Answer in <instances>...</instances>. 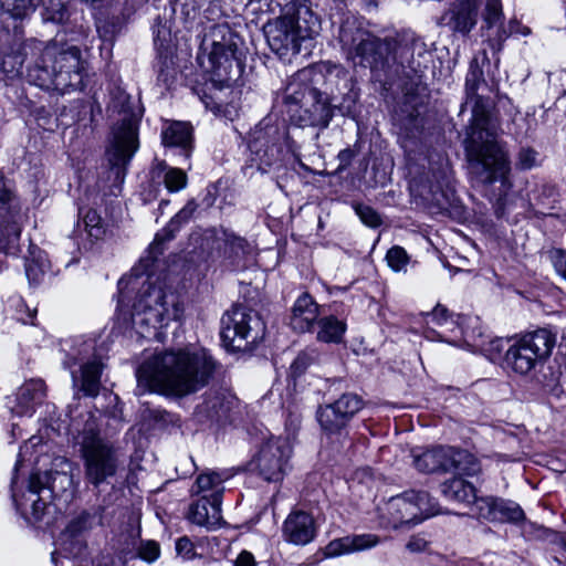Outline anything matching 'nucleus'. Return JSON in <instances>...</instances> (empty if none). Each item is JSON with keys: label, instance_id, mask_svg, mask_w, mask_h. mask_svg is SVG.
<instances>
[{"label": "nucleus", "instance_id": "nucleus-48", "mask_svg": "<svg viewBox=\"0 0 566 566\" xmlns=\"http://www.w3.org/2000/svg\"><path fill=\"white\" fill-rule=\"evenodd\" d=\"M7 207L9 212L13 213L18 209L15 205V196L12 187L9 185L4 176L0 172V208Z\"/></svg>", "mask_w": 566, "mask_h": 566}, {"label": "nucleus", "instance_id": "nucleus-57", "mask_svg": "<svg viewBox=\"0 0 566 566\" xmlns=\"http://www.w3.org/2000/svg\"><path fill=\"white\" fill-rule=\"evenodd\" d=\"M234 566H255L254 556L248 552H241L234 560Z\"/></svg>", "mask_w": 566, "mask_h": 566}, {"label": "nucleus", "instance_id": "nucleus-56", "mask_svg": "<svg viewBox=\"0 0 566 566\" xmlns=\"http://www.w3.org/2000/svg\"><path fill=\"white\" fill-rule=\"evenodd\" d=\"M155 44L159 50H167L170 42V32L167 28L161 27L154 31Z\"/></svg>", "mask_w": 566, "mask_h": 566}, {"label": "nucleus", "instance_id": "nucleus-59", "mask_svg": "<svg viewBox=\"0 0 566 566\" xmlns=\"http://www.w3.org/2000/svg\"><path fill=\"white\" fill-rule=\"evenodd\" d=\"M502 558L495 554L485 555L483 560L475 563L473 566H500Z\"/></svg>", "mask_w": 566, "mask_h": 566}, {"label": "nucleus", "instance_id": "nucleus-35", "mask_svg": "<svg viewBox=\"0 0 566 566\" xmlns=\"http://www.w3.org/2000/svg\"><path fill=\"white\" fill-rule=\"evenodd\" d=\"M317 333L316 338L319 342L327 344H338L343 340L347 325L344 321L329 315L319 318L316 322Z\"/></svg>", "mask_w": 566, "mask_h": 566}, {"label": "nucleus", "instance_id": "nucleus-26", "mask_svg": "<svg viewBox=\"0 0 566 566\" xmlns=\"http://www.w3.org/2000/svg\"><path fill=\"white\" fill-rule=\"evenodd\" d=\"M478 3L475 0H460L443 15L446 23L454 31L469 33L476 24Z\"/></svg>", "mask_w": 566, "mask_h": 566}, {"label": "nucleus", "instance_id": "nucleus-15", "mask_svg": "<svg viewBox=\"0 0 566 566\" xmlns=\"http://www.w3.org/2000/svg\"><path fill=\"white\" fill-rule=\"evenodd\" d=\"M270 49L281 59L300 53L303 42L316 33L312 27H302L294 17H282L264 27Z\"/></svg>", "mask_w": 566, "mask_h": 566}, {"label": "nucleus", "instance_id": "nucleus-38", "mask_svg": "<svg viewBox=\"0 0 566 566\" xmlns=\"http://www.w3.org/2000/svg\"><path fill=\"white\" fill-rule=\"evenodd\" d=\"M501 19L502 6L500 0H488L484 23L490 30L496 28L495 36L499 43L503 42L509 36V33L502 27Z\"/></svg>", "mask_w": 566, "mask_h": 566}, {"label": "nucleus", "instance_id": "nucleus-10", "mask_svg": "<svg viewBox=\"0 0 566 566\" xmlns=\"http://www.w3.org/2000/svg\"><path fill=\"white\" fill-rule=\"evenodd\" d=\"M261 317L245 306L237 305L221 318V340L229 350H251L264 337Z\"/></svg>", "mask_w": 566, "mask_h": 566}, {"label": "nucleus", "instance_id": "nucleus-43", "mask_svg": "<svg viewBox=\"0 0 566 566\" xmlns=\"http://www.w3.org/2000/svg\"><path fill=\"white\" fill-rule=\"evenodd\" d=\"M83 223L90 238L98 240L104 234L102 218L96 210L87 209L83 214Z\"/></svg>", "mask_w": 566, "mask_h": 566}, {"label": "nucleus", "instance_id": "nucleus-40", "mask_svg": "<svg viewBox=\"0 0 566 566\" xmlns=\"http://www.w3.org/2000/svg\"><path fill=\"white\" fill-rule=\"evenodd\" d=\"M36 0H0L3 11L14 19H23L34 11Z\"/></svg>", "mask_w": 566, "mask_h": 566}, {"label": "nucleus", "instance_id": "nucleus-50", "mask_svg": "<svg viewBox=\"0 0 566 566\" xmlns=\"http://www.w3.org/2000/svg\"><path fill=\"white\" fill-rule=\"evenodd\" d=\"M354 209L361 222L367 227L377 228L381 224V217L374 208L357 203L354 206Z\"/></svg>", "mask_w": 566, "mask_h": 566}, {"label": "nucleus", "instance_id": "nucleus-41", "mask_svg": "<svg viewBox=\"0 0 566 566\" xmlns=\"http://www.w3.org/2000/svg\"><path fill=\"white\" fill-rule=\"evenodd\" d=\"M21 228L15 220L0 224V251L9 252L18 242Z\"/></svg>", "mask_w": 566, "mask_h": 566}, {"label": "nucleus", "instance_id": "nucleus-33", "mask_svg": "<svg viewBox=\"0 0 566 566\" xmlns=\"http://www.w3.org/2000/svg\"><path fill=\"white\" fill-rule=\"evenodd\" d=\"M378 539L375 535L364 534L355 537H344L332 541L326 546V554L328 556H337L356 551L367 549L376 546Z\"/></svg>", "mask_w": 566, "mask_h": 566}, {"label": "nucleus", "instance_id": "nucleus-52", "mask_svg": "<svg viewBox=\"0 0 566 566\" xmlns=\"http://www.w3.org/2000/svg\"><path fill=\"white\" fill-rule=\"evenodd\" d=\"M548 258L556 273L566 281V250L552 249L548 251Z\"/></svg>", "mask_w": 566, "mask_h": 566}, {"label": "nucleus", "instance_id": "nucleus-6", "mask_svg": "<svg viewBox=\"0 0 566 566\" xmlns=\"http://www.w3.org/2000/svg\"><path fill=\"white\" fill-rule=\"evenodd\" d=\"M80 452L86 483L95 491H99L104 484H111L120 469L122 461L114 444L102 438L92 424H87L83 430Z\"/></svg>", "mask_w": 566, "mask_h": 566}, {"label": "nucleus", "instance_id": "nucleus-21", "mask_svg": "<svg viewBox=\"0 0 566 566\" xmlns=\"http://www.w3.org/2000/svg\"><path fill=\"white\" fill-rule=\"evenodd\" d=\"M222 247L221 230H197L189 237L188 254L191 261H214L221 259Z\"/></svg>", "mask_w": 566, "mask_h": 566}, {"label": "nucleus", "instance_id": "nucleus-2", "mask_svg": "<svg viewBox=\"0 0 566 566\" xmlns=\"http://www.w3.org/2000/svg\"><path fill=\"white\" fill-rule=\"evenodd\" d=\"M24 62H28L29 82L41 88L66 93L84 87L83 61L75 45L56 40L44 44L30 39L22 43L19 52L3 56L1 69L9 78H14L22 74Z\"/></svg>", "mask_w": 566, "mask_h": 566}, {"label": "nucleus", "instance_id": "nucleus-22", "mask_svg": "<svg viewBox=\"0 0 566 566\" xmlns=\"http://www.w3.org/2000/svg\"><path fill=\"white\" fill-rule=\"evenodd\" d=\"M285 542L297 546L311 543L316 535L313 516L304 511H293L285 518L282 527Z\"/></svg>", "mask_w": 566, "mask_h": 566}, {"label": "nucleus", "instance_id": "nucleus-18", "mask_svg": "<svg viewBox=\"0 0 566 566\" xmlns=\"http://www.w3.org/2000/svg\"><path fill=\"white\" fill-rule=\"evenodd\" d=\"M363 406L361 398L356 394H343L334 402L321 406L316 417L324 432L340 433Z\"/></svg>", "mask_w": 566, "mask_h": 566}, {"label": "nucleus", "instance_id": "nucleus-49", "mask_svg": "<svg viewBox=\"0 0 566 566\" xmlns=\"http://www.w3.org/2000/svg\"><path fill=\"white\" fill-rule=\"evenodd\" d=\"M388 265L396 272L403 271L408 264L409 256L401 247H392L386 254Z\"/></svg>", "mask_w": 566, "mask_h": 566}, {"label": "nucleus", "instance_id": "nucleus-19", "mask_svg": "<svg viewBox=\"0 0 566 566\" xmlns=\"http://www.w3.org/2000/svg\"><path fill=\"white\" fill-rule=\"evenodd\" d=\"M474 513L491 522L517 523L524 518V512L517 503L494 496L479 497Z\"/></svg>", "mask_w": 566, "mask_h": 566}, {"label": "nucleus", "instance_id": "nucleus-46", "mask_svg": "<svg viewBox=\"0 0 566 566\" xmlns=\"http://www.w3.org/2000/svg\"><path fill=\"white\" fill-rule=\"evenodd\" d=\"M316 358L317 354L313 349L300 353L290 366L291 376L296 378L303 375Z\"/></svg>", "mask_w": 566, "mask_h": 566}, {"label": "nucleus", "instance_id": "nucleus-64", "mask_svg": "<svg viewBox=\"0 0 566 566\" xmlns=\"http://www.w3.org/2000/svg\"><path fill=\"white\" fill-rule=\"evenodd\" d=\"M562 545L564 546V548L566 549V533L562 536Z\"/></svg>", "mask_w": 566, "mask_h": 566}, {"label": "nucleus", "instance_id": "nucleus-27", "mask_svg": "<svg viewBox=\"0 0 566 566\" xmlns=\"http://www.w3.org/2000/svg\"><path fill=\"white\" fill-rule=\"evenodd\" d=\"M318 304L310 294L303 293L300 295L292 308V328L301 333L312 331L318 317Z\"/></svg>", "mask_w": 566, "mask_h": 566}, {"label": "nucleus", "instance_id": "nucleus-36", "mask_svg": "<svg viewBox=\"0 0 566 566\" xmlns=\"http://www.w3.org/2000/svg\"><path fill=\"white\" fill-rule=\"evenodd\" d=\"M227 478L223 473L214 471L206 472L197 478L192 490L197 494L211 491L212 493L210 499L218 494L219 500H221L222 493L224 491L223 482Z\"/></svg>", "mask_w": 566, "mask_h": 566}, {"label": "nucleus", "instance_id": "nucleus-42", "mask_svg": "<svg viewBox=\"0 0 566 566\" xmlns=\"http://www.w3.org/2000/svg\"><path fill=\"white\" fill-rule=\"evenodd\" d=\"M196 203L193 201H189L168 223V226L164 229V232L167 233L166 239H170L174 237V233L178 231L182 223H186L190 220L193 212L196 211Z\"/></svg>", "mask_w": 566, "mask_h": 566}, {"label": "nucleus", "instance_id": "nucleus-20", "mask_svg": "<svg viewBox=\"0 0 566 566\" xmlns=\"http://www.w3.org/2000/svg\"><path fill=\"white\" fill-rule=\"evenodd\" d=\"M221 240L223 241L221 259L228 265L235 270L245 269L254 260L255 247L245 238L228 230H221Z\"/></svg>", "mask_w": 566, "mask_h": 566}, {"label": "nucleus", "instance_id": "nucleus-31", "mask_svg": "<svg viewBox=\"0 0 566 566\" xmlns=\"http://www.w3.org/2000/svg\"><path fill=\"white\" fill-rule=\"evenodd\" d=\"M161 139L165 146L179 147L188 157L192 143V127L185 122H172L163 129Z\"/></svg>", "mask_w": 566, "mask_h": 566}, {"label": "nucleus", "instance_id": "nucleus-7", "mask_svg": "<svg viewBox=\"0 0 566 566\" xmlns=\"http://www.w3.org/2000/svg\"><path fill=\"white\" fill-rule=\"evenodd\" d=\"M283 104L290 122L298 127L326 128L334 115L325 93L296 82L285 88Z\"/></svg>", "mask_w": 566, "mask_h": 566}, {"label": "nucleus", "instance_id": "nucleus-62", "mask_svg": "<svg viewBox=\"0 0 566 566\" xmlns=\"http://www.w3.org/2000/svg\"><path fill=\"white\" fill-rule=\"evenodd\" d=\"M28 449H29L28 443H25L23 447H21L20 452H19V458H18V460H17V463H15L14 470H17V469H18V467L21 464V461H22V460H21V458H22V457H23V454L28 451Z\"/></svg>", "mask_w": 566, "mask_h": 566}, {"label": "nucleus", "instance_id": "nucleus-8", "mask_svg": "<svg viewBox=\"0 0 566 566\" xmlns=\"http://www.w3.org/2000/svg\"><path fill=\"white\" fill-rule=\"evenodd\" d=\"M555 342V336L545 328L513 337L503 356L504 367L515 374L527 375L547 360Z\"/></svg>", "mask_w": 566, "mask_h": 566}, {"label": "nucleus", "instance_id": "nucleus-29", "mask_svg": "<svg viewBox=\"0 0 566 566\" xmlns=\"http://www.w3.org/2000/svg\"><path fill=\"white\" fill-rule=\"evenodd\" d=\"M103 364L98 359H93L81 366L80 376L72 370L73 386L78 387L86 396L96 397L101 388V375Z\"/></svg>", "mask_w": 566, "mask_h": 566}, {"label": "nucleus", "instance_id": "nucleus-12", "mask_svg": "<svg viewBox=\"0 0 566 566\" xmlns=\"http://www.w3.org/2000/svg\"><path fill=\"white\" fill-rule=\"evenodd\" d=\"M438 513L437 503L424 491H408L392 496L381 509V517L392 528L416 525Z\"/></svg>", "mask_w": 566, "mask_h": 566}, {"label": "nucleus", "instance_id": "nucleus-28", "mask_svg": "<svg viewBox=\"0 0 566 566\" xmlns=\"http://www.w3.org/2000/svg\"><path fill=\"white\" fill-rule=\"evenodd\" d=\"M394 45L386 57V71L395 66L409 67L415 70L413 53L417 48L421 49L422 43L416 39H388Z\"/></svg>", "mask_w": 566, "mask_h": 566}, {"label": "nucleus", "instance_id": "nucleus-4", "mask_svg": "<svg viewBox=\"0 0 566 566\" xmlns=\"http://www.w3.org/2000/svg\"><path fill=\"white\" fill-rule=\"evenodd\" d=\"M136 293L132 304V324L137 334L148 337L164 326L170 318H178L179 308L172 294L167 295L156 286L150 276L132 273L118 281V305L128 306L130 296Z\"/></svg>", "mask_w": 566, "mask_h": 566}, {"label": "nucleus", "instance_id": "nucleus-30", "mask_svg": "<svg viewBox=\"0 0 566 566\" xmlns=\"http://www.w3.org/2000/svg\"><path fill=\"white\" fill-rule=\"evenodd\" d=\"M412 463L422 473L447 472L448 447H437L422 452H412Z\"/></svg>", "mask_w": 566, "mask_h": 566}, {"label": "nucleus", "instance_id": "nucleus-55", "mask_svg": "<svg viewBox=\"0 0 566 566\" xmlns=\"http://www.w3.org/2000/svg\"><path fill=\"white\" fill-rule=\"evenodd\" d=\"M176 552L179 556H181L184 559H190L195 555L193 552V544L188 537H180L176 542Z\"/></svg>", "mask_w": 566, "mask_h": 566}, {"label": "nucleus", "instance_id": "nucleus-63", "mask_svg": "<svg viewBox=\"0 0 566 566\" xmlns=\"http://www.w3.org/2000/svg\"><path fill=\"white\" fill-rule=\"evenodd\" d=\"M35 314H36V310L29 311V312H28V318H27V319L22 318V322H23L24 324H31V325H34L33 318H34Z\"/></svg>", "mask_w": 566, "mask_h": 566}, {"label": "nucleus", "instance_id": "nucleus-13", "mask_svg": "<svg viewBox=\"0 0 566 566\" xmlns=\"http://www.w3.org/2000/svg\"><path fill=\"white\" fill-rule=\"evenodd\" d=\"M249 148L259 169L266 171L280 165L291 150L286 127L262 120L251 133Z\"/></svg>", "mask_w": 566, "mask_h": 566}, {"label": "nucleus", "instance_id": "nucleus-58", "mask_svg": "<svg viewBox=\"0 0 566 566\" xmlns=\"http://www.w3.org/2000/svg\"><path fill=\"white\" fill-rule=\"evenodd\" d=\"M427 544V541L421 537H411L407 543V548L410 552L418 553L424 551Z\"/></svg>", "mask_w": 566, "mask_h": 566}, {"label": "nucleus", "instance_id": "nucleus-9", "mask_svg": "<svg viewBox=\"0 0 566 566\" xmlns=\"http://www.w3.org/2000/svg\"><path fill=\"white\" fill-rule=\"evenodd\" d=\"M339 42L347 59L354 64L386 71V57L394 45L388 39L381 40L347 21L340 27Z\"/></svg>", "mask_w": 566, "mask_h": 566}, {"label": "nucleus", "instance_id": "nucleus-39", "mask_svg": "<svg viewBox=\"0 0 566 566\" xmlns=\"http://www.w3.org/2000/svg\"><path fill=\"white\" fill-rule=\"evenodd\" d=\"M42 18L46 22L61 23L67 18L65 0H43Z\"/></svg>", "mask_w": 566, "mask_h": 566}, {"label": "nucleus", "instance_id": "nucleus-17", "mask_svg": "<svg viewBox=\"0 0 566 566\" xmlns=\"http://www.w3.org/2000/svg\"><path fill=\"white\" fill-rule=\"evenodd\" d=\"M99 520L101 516L97 511L94 513L83 511L74 516L56 541L57 547L52 553V562L56 565L60 555L67 558L78 556L85 548L84 534Z\"/></svg>", "mask_w": 566, "mask_h": 566}, {"label": "nucleus", "instance_id": "nucleus-25", "mask_svg": "<svg viewBox=\"0 0 566 566\" xmlns=\"http://www.w3.org/2000/svg\"><path fill=\"white\" fill-rule=\"evenodd\" d=\"M189 520L207 528L216 527L222 520L221 515V500L216 494L212 499L202 496L198 501L191 504L189 509Z\"/></svg>", "mask_w": 566, "mask_h": 566}, {"label": "nucleus", "instance_id": "nucleus-14", "mask_svg": "<svg viewBox=\"0 0 566 566\" xmlns=\"http://www.w3.org/2000/svg\"><path fill=\"white\" fill-rule=\"evenodd\" d=\"M210 51L199 54L201 67L212 74L213 80L224 83L232 78L235 63L237 45L232 42V33L226 25L214 27L211 31Z\"/></svg>", "mask_w": 566, "mask_h": 566}, {"label": "nucleus", "instance_id": "nucleus-34", "mask_svg": "<svg viewBox=\"0 0 566 566\" xmlns=\"http://www.w3.org/2000/svg\"><path fill=\"white\" fill-rule=\"evenodd\" d=\"M447 471L472 476L480 473L481 467L478 459L469 451L448 447Z\"/></svg>", "mask_w": 566, "mask_h": 566}, {"label": "nucleus", "instance_id": "nucleus-11", "mask_svg": "<svg viewBox=\"0 0 566 566\" xmlns=\"http://www.w3.org/2000/svg\"><path fill=\"white\" fill-rule=\"evenodd\" d=\"M72 479L67 473L59 471L34 472L30 475L28 490L21 495L15 489V480H12V499L15 507L24 513L28 504H31V514L35 522L40 521L48 505V500L61 491L66 490Z\"/></svg>", "mask_w": 566, "mask_h": 566}, {"label": "nucleus", "instance_id": "nucleus-24", "mask_svg": "<svg viewBox=\"0 0 566 566\" xmlns=\"http://www.w3.org/2000/svg\"><path fill=\"white\" fill-rule=\"evenodd\" d=\"M234 399L232 396L219 391L209 390L202 401L196 407L195 415L198 421H220L226 418L233 407Z\"/></svg>", "mask_w": 566, "mask_h": 566}, {"label": "nucleus", "instance_id": "nucleus-1", "mask_svg": "<svg viewBox=\"0 0 566 566\" xmlns=\"http://www.w3.org/2000/svg\"><path fill=\"white\" fill-rule=\"evenodd\" d=\"M490 87L483 71L471 63L465 78V101L460 113L471 111L467 129L465 154L472 179L483 186L501 182L506 186L511 161L505 144L496 138V123L493 119L494 102L489 96Z\"/></svg>", "mask_w": 566, "mask_h": 566}, {"label": "nucleus", "instance_id": "nucleus-51", "mask_svg": "<svg viewBox=\"0 0 566 566\" xmlns=\"http://www.w3.org/2000/svg\"><path fill=\"white\" fill-rule=\"evenodd\" d=\"M436 185L433 186L432 192L449 188L452 180V171L448 161L441 163L439 170L432 172Z\"/></svg>", "mask_w": 566, "mask_h": 566}, {"label": "nucleus", "instance_id": "nucleus-54", "mask_svg": "<svg viewBox=\"0 0 566 566\" xmlns=\"http://www.w3.org/2000/svg\"><path fill=\"white\" fill-rule=\"evenodd\" d=\"M138 554L146 562H154L159 556V545L156 542L148 541L139 547Z\"/></svg>", "mask_w": 566, "mask_h": 566}, {"label": "nucleus", "instance_id": "nucleus-3", "mask_svg": "<svg viewBox=\"0 0 566 566\" xmlns=\"http://www.w3.org/2000/svg\"><path fill=\"white\" fill-rule=\"evenodd\" d=\"M216 361L203 348L155 353L137 369V387L182 398L202 389L212 377Z\"/></svg>", "mask_w": 566, "mask_h": 566}, {"label": "nucleus", "instance_id": "nucleus-60", "mask_svg": "<svg viewBox=\"0 0 566 566\" xmlns=\"http://www.w3.org/2000/svg\"><path fill=\"white\" fill-rule=\"evenodd\" d=\"M25 273L30 282H38L40 279L41 270H39L33 263L29 262L25 265Z\"/></svg>", "mask_w": 566, "mask_h": 566}, {"label": "nucleus", "instance_id": "nucleus-45", "mask_svg": "<svg viewBox=\"0 0 566 566\" xmlns=\"http://www.w3.org/2000/svg\"><path fill=\"white\" fill-rule=\"evenodd\" d=\"M512 342V338H491L486 335L484 339V347L479 348L478 352L484 353L490 357V359H496L502 353H506V348L509 344Z\"/></svg>", "mask_w": 566, "mask_h": 566}, {"label": "nucleus", "instance_id": "nucleus-5", "mask_svg": "<svg viewBox=\"0 0 566 566\" xmlns=\"http://www.w3.org/2000/svg\"><path fill=\"white\" fill-rule=\"evenodd\" d=\"M109 111L117 114V124L113 128V139L107 149V158L117 178L125 175V168L137 151L138 125L143 108L138 99L118 90L109 104Z\"/></svg>", "mask_w": 566, "mask_h": 566}, {"label": "nucleus", "instance_id": "nucleus-53", "mask_svg": "<svg viewBox=\"0 0 566 566\" xmlns=\"http://www.w3.org/2000/svg\"><path fill=\"white\" fill-rule=\"evenodd\" d=\"M537 163V153L532 148H522L517 157V167L523 170L533 168Z\"/></svg>", "mask_w": 566, "mask_h": 566}, {"label": "nucleus", "instance_id": "nucleus-16", "mask_svg": "<svg viewBox=\"0 0 566 566\" xmlns=\"http://www.w3.org/2000/svg\"><path fill=\"white\" fill-rule=\"evenodd\" d=\"M292 446L286 437H272L260 448L250 462V470L256 472L268 482H279L283 479Z\"/></svg>", "mask_w": 566, "mask_h": 566}, {"label": "nucleus", "instance_id": "nucleus-32", "mask_svg": "<svg viewBox=\"0 0 566 566\" xmlns=\"http://www.w3.org/2000/svg\"><path fill=\"white\" fill-rule=\"evenodd\" d=\"M441 493L450 501L473 504L472 511L475 512L476 496L475 488L465 480L454 476L441 484Z\"/></svg>", "mask_w": 566, "mask_h": 566}, {"label": "nucleus", "instance_id": "nucleus-37", "mask_svg": "<svg viewBox=\"0 0 566 566\" xmlns=\"http://www.w3.org/2000/svg\"><path fill=\"white\" fill-rule=\"evenodd\" d=\"M461 333L463 342L471 350L478 352L479 348L484 347L486 334L478 317L468 318L464 327H461Z\"/></svg>", "mask_w": 566, "mask_h": 566}, {"label": "nucleus", "instance_id": "nucleus-23", "mask_svg": "<svg viewBox=\"0 0 566 566\" xmlns=\"http://www.w3.org/2000/svg\"><path fill=\"white\" fill-rule=\"evenodd\" d=\"M46 395L45 384L42 379H30L21 385L14 396L9 398L7 406L13 415L31 416L35 406Z\"/></svg>", "mask_w": 566, "mask_h": 566}, {"label": "nucleus", "instance_id": "nucleus-44", "mask_svg": "<svg viewBox=\"0 0 566 566\" xmlns=\"http://www.w3.org/2000/svg\"><path fill=\"white\" fill-rule=\"evenodd\" d=\"M164 184L170 192L180 191L187 186V175L182 169L169 167L165 172Z\"/></svg>", "mask_w": 566, "mask_h": 566}, {"label": "nucleus", "instance_id": "nucleus-47", "mask_svg": "<svg viewBox=\"0 0 566 566\" xmlns=\"http://www.w3.org/2000/svg\"><path fill=\"white\" fill-rule=\"evenodd\" d=\"M424 322L429 326V328L433 329L430 325L444 327L449 325H453L454 321L449 315L448 310L438 304L432 312L424 314Z\"/></svg>", "mask_w": 566, "mask_h": 566}, {"label": "nucleus", "instance_id": "nucleus-61", "mask_svg": "<svg viewBox=\"0 0 566 566\" xmlns=\"http://www.w3.org/2000/svg\"><path fill=\"white\" fill-rule=\"evenodd\" d=\"M354 158V151L349 148L347 149H343L339 154H338V159L340 161V168H345L346 166H348L352 160Z\"/></svg>", "mask_w": 566, "mask_h": 566}]
</instances>
